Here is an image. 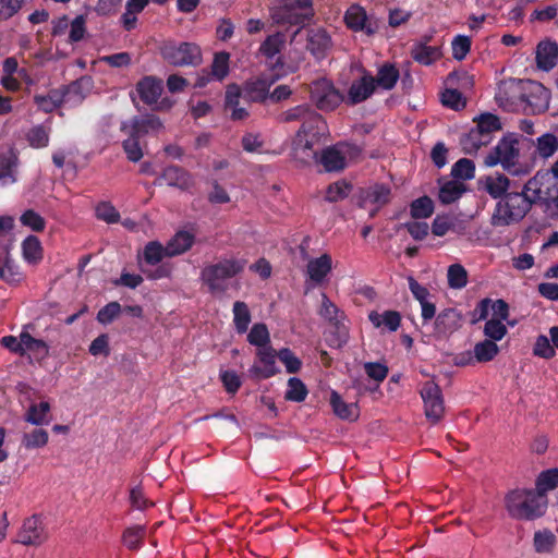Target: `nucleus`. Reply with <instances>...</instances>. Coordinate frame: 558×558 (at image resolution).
Masks as SVG:
<instances>
[{
  "mask_svg": "<svg viewBox=\"0 0 558 558\" xmlns=\"http://www.w3.org/2000/svg\"><path fill=\"white\" fill-rule=\"evenodd\" d=\"M533 180H529L520 192L510 191L496 203L492 225L494 227H508L520 222L531 210L533 204L541 198V191L532 185Z\"/></svg>",
  "mask_w": 558,
  "mask_h": 558,
  "instance_id": "1",
  "label": "nucleus"
},
{
  "mask_svg": "<svg viewBox=\"0 0 558 558\" xmlns=\"http://www.w3.org/2000/svg\"><path fill=\"white\" fill-rule=\"evenodd\" d=\"M509 515L517 520H534L544 514L546 499L533 489H514L505 498Z\"/></svg>",
  "mask_w": 558,
  "mask_h": 558,
  "instance_id": "2",
  "label": "nucleus"
},
{
  "mask_svg": "<svg viewBox=\"0 0 558 558\" xmlns=\"http://www.w3.org/2000/svg\"><path fill=\"white\" fill-rule=\"evenodd\" d=\"M246 266L243 258H223L205 266L201 271V280L211 294L227 291V280L241 274Z\"/></svg>",
  "mask_w": 558,
  "mask_h": 558,
  "instance_id": "3",
  "label": "nucleus"
},
{
  "mask_svg": "<svg viewBox=\"0 0 558 558\" xmlns=\"http://www.w3.org/2000/svg\"><path fill=\"white\" fill-rule=\"evenodd\" d=\"M313 0H278L271 12L278 25L305 26L314 16Z\"/></svg>",
  "mask_w": 558,
  "mask_h": 558,
  "instance_id": "4",
  "label": "nucleus"
},
{
  "mask_svg": "<svg viewBox=\"0 0 558 558\" xmlns=\"http://www.w3.org/2000/svg\"><path fill=\"white\" fill-rule=\"evenodd\" d=\"M518 136L514 133H508L502 136L493 150L486 156L485 165L494 167L501 165L504 170L511 174H519L517 161L519 157Z\"/></svg>",
  "mask_w": 558,
  "mask_h": 558,
  "instance_id": "5",
  "label": "nucleus"
},
{
  "mask_svg": "<svg viewBox=\"0 0 558 558\" xmlns=\"http://www.w3.org/2000/svg\"><path fill=\"white\" fill-rule=\"evenodd\" d=\"M162 59L173 66H197L202 63L201 47L194 43H166L161 49Z\"/></svg>",
  "mask_w": 558,
  "mask_h": 558,
  "instance_id": "6",
  "label": "nucleus"
},
{
  "mask_svg": "<svg viewBox=\"0 0 558 558\" xmlns=\"http://www.w3.org/2000/svg\"><path fill=\"white\" fill-rule=\"evenodd\" d=\"M310 98L318 110L333 111L343 101L344 96L337 89L330 80L325 77L315 80L310 85Z\"/></svg>",
  "mask_w": 558,
  "mask_h": 558,
  "instance_id": "7",
  "label": "nucleus"
},
{
  "mask_svg": "<svg viewBox=\"0 0 558 558\" xmlns=\"http://www.w3.org/2000/svg\"><path fill=\"white\" fill-rule=\"evenodd\" d=\"M162 129L163 123L160 118L149 112L134 116L126 121H122L120 125V131L122 133L128 136H136L138 138L150 134H157Z\"/></svg>",
  "mask_w": 558,
  "mask_h": 558,
  "instance_id": "8",
  "label": "nucleus"
},
{
  "mask_svg": "<svg viewBox=\"0 0 558 558\" xmlns=\"http://www.w3.org/2000/svg\"><path fill=\"white\" fill-rule=\"evenodd\" d=\"M420 395L424 402L426 418L432 424H437L445 413L444 397L440 387L434 380H427L422 385Z\"/></svg>",
  "mask_w": 558,
  "mask_h": 558,
  "instance_id": "9",
  "label": "nucleus"
},
{
  "mask_svg": "<svg viewBox=\"0 0 558 558\" xmlns=\"http://www.w3.org/2000/svg\"><path fill=\"white\" fill-rule=\"evenodd\" d=\"M45 539L46 533L40 517L34 514L25 519L17 533L16 542L23 545H39Z\"/></svg>",
  "mask_w": 558,
  "mask_h": 558,
  "instance_id": "10",
  "label": "nucleus"
},
{
  "mask_svg": "<svg viewBox=\"0 0 558 558\" xmlns=\"http://www.w3.org/2000/svg\"><path fill=\"white\" fill-rule=\"evenodd\" d=\"M375 90L376 85L374 83V76L365 71L359 80L352 82L345 101L351 106L361 104L368 99Z\"/></svg>",
  "mask_w": 558,
  "mask_h": 558,
  "instance_id": "11",
  "label": "nucleus"
},
{
  "mask_svg": "<svg viewBox=\"0 0 558 558\" xmlns=\"http://www.w3.org/2000/svg\"><path fill=\"white\" fill-rule=\"evenodd\" d=\"M140 99L147 106L157 104L163 92V82L153 75L142 77L135 85Z\"/></svg>",
  "mask_w": 558,
  "mask_h": 558,
  "instance_id": "12",
  "label": "nucleus"
},
{
  "mask_svg": "<svg viewBox=\"0 0 558 558\" xmlns=\"http://www.w3.org/2000/svg\"><path fill=\"white\" fill-rule=\"evenodd\" d=\"M391 187L385 183H374L360 191V206L374 205L384 207L390 202Z\"/></svg>",
  "mask_w": 558,
  "mask_h": 558,
  "instance_id": "13",
  "label": "nucleus"
},
{
  "mask_svg": "<svg viewBox=\"0 0 558 558\" xmlns=\"http://www.w3.org/2000/svg\"><path fill=\"white\" fill-rule=\"evenodd\" d=\"M318 140H312L308 137H299L295 135L292 147V157L295 161L302 166L312 165L318 161V149L315 145L318 144Z\"/></svg>",
  "mask_w": 558,
  "mask_h": 558,
  "instance_id": "14",
  "label": "nucleus"
},
{
  "mask_svg": "<svg viewBox=\"0 0 558 558\" xmlns=\"http://www.w3.org/2000/svg\"><path fill=\"white\" fill-rule=\"evenodd\" d=\"M257 357L263 366L253 365L250 373L256 378L267 379L275 376L279 369L276 366L278 352L270 345L257 349Z\"/></svg>",
  "mask_w": 558,
  "mask_h": 558,
  "instance_id": "15",
  "label": "nucleus"
},
{
  "mask_svg": "<svg viewBox=\"0 0 558 558\" xmlns=\"http://www.w3.org/2000/svg\"><path fill=\"white\" fill-rule=\"evenodd\" d=\"M162 181H165L167 185L178 187L182 191H187L194 185L192 175L179 166L165 168L161 175L156 179L155 184L161 185Z\"/></svg>",
  "mask_w": 558,
  "mask_h": 558,
  "instance_id": "16",
  "label": "nucleus"
},
{
  "mask_svg": "<svg viewBox=\"0 0 558 558\" xmlns=\"http://www.w3.org/2000/svg\"><path fill=\"white\" fill-rule=\"evenodd\" d=\"M344 22L353 32H365L368 36L376 33V26L368 21L365 9L359 4H353L347 10Z\"/></svg>",
  "mask_w": 558,
  "mask_h": 558,
  "instance_id": "17",
  "label": "nucleus"
},
{
  "mask_svg": "<svg viewBox=\"0 0 558 558\" xmlns=\"http://www.w3.org/2000/svg\"><path fill=\"white\" fill-rule=\"evenodd\" d=\"M535 59L539 70L546 72L553 70L558 61V44L551 39L539 41L536 47Z\"/></svg>",
  "mask_w": 558,
  "mask_h": 558,
  "instance_id": "18",
  "label": "nucleus"
},
{
  "mask_svg": "<svg viewBox=\"0 0 558 558\" xmlns=\"http://www.w3.org/2000/svg\"><path fill=\"white\" fill-rule=\"evenodd\" d=\"M331 45V38L325 29H308L306 48L316 59L325 58Z\"/></svg>",
  "mask_w": 558,
  "mask_h": 558,
  "instance_id": "19",
  "label": "nucleus"
},
{
  "mask_svg": "<svg viewBox=\"0 0 558 558\" xmlns=\"http://www.w3.org/2000/svg\"><path fill=\"white\" fill-rule=\"evenodd\" d=\"M326 130L327 124L323 116L312 109L302 122L296 135H299V137H308L320 141V137L325 134Z\"/></svg>",
  "mask_w": 558,
  "mask_h": 558,
  "instance_id": "20",
  "label": "nucleus"
},
{
  "mask_svg": "<svg viewBox=\"0 0 558 558\" xmlns=\"http://www.w3.org/2000/svg\"><path fill=\"white\" fill-rule=\"evenodd\" d=\"M332 269V259L329 254H323L317 258L311 259L306 265V274L308 280L315 286H319L324 282L326 277Z\"/></svg>",
  "mask_w": 558,
  "mask_h": 558,
  "instance_id": "21",
  "label": "nucleus"
},
{
  "mask_svg": "<svg viewBox=\"0 0 558 558\" xmlns=\"http://www.w3.org/2000/svg\"><path fill=\"white\" fill-rule=\"evenodd\" d=\"M271 82L266 78L247 81L243 85V100L246 102L263 104L268 99Z\"/></svg>",
  "mask_w": 558,
  "mask_h": 558,
  "instance_id": "22",
  "label": "nucleus"
},
{
  "mask_svg": "<svg viewBox=\"0 0 558 558\" xmlns=\"http://www.w3.org/2000/svg\"><path fill=\"white\" fill-rule=\"evenodd\" d=\"M461 326V315L454 308H445L435 319V331L439 336H448Z\"/></svg>",
  "mask_w": 558,
  "mask_h": 558,
  "instance_id": "23",
  "label": "nucleus"
},
{
  "mask_svg": "<svg viewBox=\"0 0 558 558\" xmlns=\"http://www.w3.org/2000/svg\"><path fill=\"white\" fill-rule=\"evenodd\" d=\"M330 405L333 413L341 420L356 421L360 416V409L356 403H347L335 390L330 393Z\"/></svg>",
  "mask_w": 558,
  "mask_h": 558,
  "instance_id": "24",
  "label": "nucleus"
},
{
  "mask_svg": "<svg viewBox=\"0 0 558 558\" xmlns=\"http://www.w3.org/2000/svg\"><path fill=\"white\" fill-rule=\"evenodd\" d=\"M316 163H320L327 172H337L345 168V157L336 146H329L322 150Z\"/></svg>",
  "mask_w": 558,
  "mask_h": 558,
  "instance_id": "25",
  "label": "nucleus"
},
{
  "mask_svg": "<svg viewBox=\"0 0 558 558\" xmlns=\"http://www.w3.org/2000/svg\"><path fill=\"white\" fill-rule=\"evenodd\" d=\"M400 78L398 68L390 62H385L378 68L377 75L374 76L376 87L385 90H391Z\"/></svg>",
  "mask_w": 558,
  "mask_h": 558,
  "instance_id": "26",
  "label": "nucleus"
},
{
  "mask_svg": "<svg viewBox=\"0 0 558 558\" xmlns=\"http://www.w3.org/2000/svg\"><path fill=\"white\" fill-rule=\"evenodd\" d=\"M195 241L194 234L189 231H178L166 244L168 257L181 255L189 251Z\"/></svg>",
  "mask_w": 558,
  "mask_h": 558,
  "instance_id": "27",
  "label": "nucleus"
},
{
  "mask_svg": "<svg viewBox=\"0 0 558 558\" xmlns=\"http://www.w3.org/2000/svg\"><path fill=\"white\" fill-rule=\"evenodd\" d=\"M25 421L37 426L48 425L51 421L49 402L41 401L31 404L25 414Z\"/></svg>",
  "mask_w": 558,
  "mask_h": 558,
  "instance_id": "28",
  "label": "nucleus"
},
{
  "mask_svg": "<svg viewBox=\"0 0 558 558\" xmlns=\"http://www.w3.org/2000/svg\"><path fill=\"white\" fill-rule=\"evenodd\" d=\"M474 122L476 123L475 129L482 135H486L487 138H489V142L493 140V133L502 129L499 117L490 112H485L475 117Z\"/></svg>",
  "mask_w": 558,
  "mask_h": 558,
  "instance_id": "29",
  "label": "nucleus"
},
{
  "mask_svg": "<svg viewBox=\"0 0 558 558\" xmlns=\"http://www.w3.org/2000/svg\"><path fill=\"white\" fill-rule=\"evenodd\" d=\"M484 189L490 197L499 201L510 192V180L505 174L487 177Z\"/></svg>",
  "mask_w": 558,
  "mask_h": 558,
  "instance_id": "30",
  "label": "nucleus"
},
{
  "mask_svg": "<svg viewBox=\"0 0 558 558\" xmlns=\"http://www.w3.org/2000/svg\"><path fill=\"white\" fill-rule=\"evenodd\" d=\"M286 38L280 32L266 37L259 46V52L267 59L271 60L280 53L284 47Z\"/></svg>",
  "mask_w": 558,
  "mask_h": 558,
  "instance_id": "31",
  "label": "nucleus"
},
{
  "mask_svg": "<svg viewBox=\"0 0 558 558\" xmlns=\"http://www.w3.org/2000/svg\"><path fill=\"white\" fill-rule=\"evenodd\" d=\"M472 352L476 363H488L498 355L499 347L494 341L484 339L475 343Z\"/></svg>",
  "mask_w": 558,
  "mask_h": 558,
  "instance_id": "32",
  "label": "nucleus"
},
{
  "mask_svg": "<svg viewBox=\"0 0 558 558\" xmlns=\"http://www.w3.org/2000/svg\"><path fill=\"white\" fill-rule=\"evenodd\" d=\"M489 143V138L486 135H482L475 128L460 140L462 150L468 155L475 154L482 146H486Z\"/></svg>",
  "mask_w": 558,
  "mask_h": 558,
  "instance_id": "33",
  "label": "nucleus"
},
{
  "mask_svg": "<svg viewBox=\"0 0 558 558\" xmlns=\"http://www.w3.org/2000/svg\"><path fill=\"white\" fill-rule=\"evenodd\" d=\"M233 323L238 333H244L248 329L252 316L248 306L243 301H235L233 303Z\"/></svg>",
  "mask_w": 558,
  "mask_h": 558,
  "instance_id": "34",
  "label": "nucleus"
},
{
  "mask_svg": "<svg viewBox=\"0 0 558 558\" xmlns=\"http://www.w3.org/2000/svg\"><path fill=\"white\" fill-rule=\"evenodd\" d=\"M441 56L438 47L428 46L426 43H420L412 50L413 59L424 65H429Z\"/></svg>",
  "mask_w": 558,
  "mask_h": 558,
  "instance_id": "35",
  "label": "nucleus"
},
{
  "mask_svg": "<svg viewBox=\"0 0 558 558\" xmlns=\"http://www.w3.org/2000/svg\"><path fill=\"white\" fill-rule=\"evenodd\" d=\"M558 150V138L553 133H545L536 138L535 155L548 159Z\"/></svg>",
  "mask_w": 558,
  "mask_h": 558,
  "instance_id": "36",
  "label": "nucleus"
},
{
  "mask_svg": "<svg viewBox=\"0 0 558 558\" xmlns=\"http://www.w3.org/2000/svg\"><path fill=\"white\" fill-rule=\"evenodd\" d=\"M0 279L8 283H19L23 279L20 267L10 257L8 252L3 253V259L0 266Z\"/></svg>",
  "mask_w": 558,
  "mask_h": 558,
  "instance_id": "37",
  "label": "nucleus"
},
{
  "mask_svg": "<svg viewBox=\"0 0 558 558\" xmlns=\"http://www.w3.org/2000/svg\"><path fill=\"white\" fill-rule=\"evenodd\" d=\"M558 487V468L542 471L536 478V492L545 499L549 490Z\"/></svg>",
  "mask_w": 558,
  "mask_h": 558,
  "instance_id": "38",
  "label": "nucleus"
},
{
  "mask_svg": "<svg viewBox=\"0 0 558 558\" xmlns=\"http://www.w3.org/2000/svg\"><path fill=\"white\" fill-rule=\"evenodd\" d=\"M287 390L284 392V399L292 402H303L307 395L308 389L306 385L298 377H291L288 379Z\"/></svg>",
  "mask_w": 558,
  "mask_h": 558,
  "instance_id": "39",
  "label": "nucleus"
},
{
  "mask_svg": "<svg viewBox=\"0 0 558 558\" xmlns=\"http://www.w3.org/2000/svg\"><path fill=\"white\" fill-rule=\"evenodd\" d=\"M344 319L331 323L333 330L327 337V343L331 348L340 349L349 341V329L343 323Z\"/></svg>",
  "mask_w": 558,
  "mask_h": 558,
  "instance_id": "40",
  "label": "nucleus"
},
{
  "mask_svg": "<svg viewBox=\"0 0 558 558\" xmlns=\"http://www.w3.org/2000/svg\"><path fill=\"white\" fill-rule=\"evenodd\" d=\"M165 256H168V250L158 241H150L144 247L143 259L148 265L159 264Z\"/></svg>",
  "mask_w": 558,
  "mask_h": 558,
  "instance_id": "41",
  "label": "nucleus"
},
{
  "mask_svg": "<svg viewBox=\"0 0 558 558\" xmlns=\"http://www.w3.org/2000/svg\"><path fill=\"white\" fill-rule=\"evenodd\" d=\"M31 147L39 149L47 147L49 144V129L43 124L35 125L28 130L25 135Z\"/></svg>",
  "mask_w": 558,
  "mask_h": 558,
  "instance_id": "42",
  "label": "nucleus"
},
{
  "mask_svg": "<svg viewBox=\"0 0 558 558\" xmlns=\"http://www.w3.org/2000/svg\"><path fill=\"white\" fill-rule=\"evenodd\" d=\"M34 102L39 110L50 113L63 104V97L58 89H54L49 95H35Z\"/></svg>",
  "mask_w": 558,
  "mask_h": 558,
  "instance_id": "43",
  "label": "nucleus"
},
{
  "mask_svg": "<svg viewBox=\"0 0 558 558\" xmlns=\"http://www.w3.org/2000/svg\"><path fill=\"white\" fill-rule=\"evenodd\" d=\"M247 341L258 349L268 347L270 343V335L267 326L264 323L254 324L247 335Z\"/></svg>",
  "mask_w": 558,
  "mask_h": 558,
  "instance_id": "44",
  "label": "nucleus"
},
{
  "mask_svg": "<svg viewBox=\"0 0 558 558\" xmlns=\"http://www.w3.org/2000/svg\"><path fill=\"white\" fill-rule=\"evenodd\" d=\"M230 53L227 51L216 52L210 66L211 77L222 81L229 74Z\"/></svg>",
  "mask_w": 558,
  "mask_h": 558,
  "instance_id": "45",
  "label": "nucleus"
},
{
  "mask_svg": "<svg viewBox=\"0 0 558 558\" xmlns=\"http://www.w3.org/2000/svg\"><path fill=\"white\" fill-rule=\"evenodd\" d=\"M23 256L29 263H36L43 258V247L36 235H28L22 243Z\"/></svg>",
  "mask_w": 558,
  "mask_h": 558,
  "instance_id": "46",
  "label": "nucleus"
},
{
  "mask_svg": "<svg viewBox=\"0 0 558 558\" xmlns=\"http://www.w3.org/2000/svg\"><path fill=\"white\" fill-rule=\"evenodd\" d=\"M22 341L24 342L23 355H25V353L27 351H29V352L40 355L41 359L48 356L49 347L44 340L36 339L27 331H23L22 332Z\"/></svg>",
  "mask_w": 558,
  "mask_h": 558,
  "instance_id": "47",
  "label": "nucleus"
},
{
  "mask_svg": "<svg viewBox=\"0 0 558 558\" xmlns=\"http://www.w3.org/2000/svg\"><path fill=\"white\" fill-rule=\"evenodd\" d=\"M434 213V203L430 197L424 195L410 204V214L414 219L428 218Z\"/></svg>",
  "mask_w": 558,
  "mask_h": 558,
  "instance_id": "48",
  "label": "nucleus"
},
{
  "mask_svg": "<svg viewBox=\"0 0 558 558\" xmlns=\"http://www.w3.org/2000/svg\"><path fill=\"white\" fill-rule=\"evenodd\" d=\"M463 192V184L456 181H449L440 187L438 198L442 204L448 205L456 202Z\"/></svg>",
  "mask_w": 558,
  "mask_h": 558,
  "instance_id": "49",
  "label": "nucleus"
},
{
  "mask_svg": "<svg viewBox=\"0 0 558 558\" xmlns=\"http://www.w3.org/2000/svg\"><path fill=\"white\" fill-rule=\"evenodd\" d=\"M319 315L327 319L330 324L345 318L344 313L329 300L326 293L322 294V306L319 310Z\"/></svg>",
  "mask_w": 558,
  "mask_h": 558,
  "instance_id": "50",
  "label": "nucleus"
},
{
  "mask_svg": "<svg viewBox=\"0 0 558 558\" xmlns=\"http://www.w3.org/2000/svg\"><path fill=\"white\" fill-rule=\"evenodd\" d=\"M507 327L506 325L500 322V319L490 318L486 320L483 333L486 337L487 340H492L495 343L497 341H500L506 335H507Z\"/></svg>",
  "mask_w": 558,
  "mask_h": 558,
  "instance_id": "51",
  "label": "nucleus"
},
{
  "mask_svg": "<svg viewBox=\"0 0 558 558\" xmlns=\"http://www.w3.org/2000/svg\"><path fill=\"white\" fill-rule=\"evenodd\" d=\"M448 284L453 289H462L468 284V272L460 264H452L448 268Z\"/></svg>",
  "mask_w": 558,
  "mask_h": 558,
  "instance_id": "52",
  "label": "nucleus"
},
{
  "mask_svg": "<svg viewBox=\"0 0 558 558\" xmlns=\"http://www.w3.org/2000/svg\"><path fill=\"white\" fill-rule=\"evenodd\" d=\"M49 435L43 428H36L31 433H25L22 438V445L26 449L41 448L47 445Z\"/></svg>",
  "mask_w": 558,
  "mask_h": 558,
  "instance_id": "53",
  "label": "nucleus"
},
{
  "mask_svg": "<svg viewBox=\"0 0 558 558\" xmlns=\"http://www.w3.org/2000/svg\"><path fill=\"white\" fill-rule=\"evenodd\" d=\"M475 165L471 159L461 158L451 168V175L460 180L474 178Z\"/></svg>",
  "mask_w": 558,
  "mask_h": 558,
  "instance_id": "54",
  "label": "nucleus"
},
{
  "mask_svg": "<svg viewBox=\"0 0 558 558\" xmlns=\"http://www.w3.org/2000/svg\"><path fill=\"white\" fill-rule=\"evenodd\" d=\"M20 221L24 227H27L35 232H41L46 228L45 219L33 209L25 210L21 215Z\"/></svg>",
  "mask_w": 558,
  "mask_h": 558,
  "instance_id": "55",
  "label": "nucleus"
},
{
  "mask_svg": "<svg viewBox=\"0 0 558 558\" xmlns=\"http://www.w3.org/2000/svg\"><path fill=\"white\" fill-rule=\"evenodd\" d=\"M145 530L142 526L129 527L124 531L123 544L131 550L138 549L142 546Z\"/></svg>",
  "mask_w": 558,
  "mask_h": 558,
  "instance_id": "56",
  "label": "nucleus"
},
{
  "mask_svg": "<svg viewBox=\"0 0 558 558\" xmlns=\"http://www.w3.org/2000/svg\"><path fill=\"white\" fill-rule=\"evenodd\" d=\"M351 185L344 181H338L330 184L326 191V201L329 203H336L345 198L349 195Z\"/></svg>",
  "mask_w": 558,
  "mask_h": 558,
  "instance_id": "57",
  "label": "nucleus"
},
{
  "mask_svg": "<svg viewBox=\"0 0 558 558\" xmlns=\"http://www.w3.org/2000/svg\"><path fill=\"white\" fill-rule=\"evenodd\" d=\"M534 548L537 553H549L555 544V535L550 531H537L534 534Z\"/></svg>",
  "mask_w": 558,
  "mask_h": 558,
  "instance_id": "58",
  "label": "nucleus"
},
{
  "mask_svg": "<svg viewBox=\"0 0 558 558\" xmlns=\"http://www.w3.org/2000/svg\"><path fill=\"white\" fill-rule=\"evenodd\" d=\"M471 45L472 41L470 37L464 35H457L451 43L452 57L458 61L463 60L470 52Z\"/></svg>",
  "mask_w": 558,
  "mask_h": 558,
  "instance_id": "59",
  "label": "nucleus"
},
{
  "mask_svg": "<svg viewBox=\"0 0 558 558\" xmlns=\"http://www.w3.org/2000/svg\"><path fill=\"white\" fill-rule=\"evenodd\" d=\"M441 102L444 106L453 110L463 109L466 105L462 94L454 88H448L442 93Z\"/></svg>",
  "mask_w": 558,
  "mask_h": 558,
  "instance_id": "60",
  "label": "nucleus"
},
{
  "mask_svg": "<svg viewBox=\"0 0 558 558\" xmlns=\"http://www.w3.org/2000/svg\"><path fill=\"white\" fill-rule=\"evenodd\" d=\"M278 359L284 364L287 372L290 374L298 373L302 367L301 360L289 348L280 349Z\"/></svg>",
  "mask_w": 558,
  "mask_h": 558,
  "instance_id": "61",
  "label": "nucleus"
},
{
  "mask_svg": "<svg viewBox=\"0 0 558 558\" xmlns=\"http://www.w3.org/2000/svg\"><path fill=\"white\" fill-rule=\"evenodd\" d=\"M140 140L136 136H128L126 140L122 142V147L126 157L132 162H137L143 157V150L140 144Z\"/></svg>",
  "mask_w": 558,
  "mask_h": 558,
  "instance_id": "62",
  "label": "nucleus"
},
{
  "mask_svg": "<svg viewBox=\"0 0 558 558\" xmlns=\"http://www.w3.org/2000/svg\"><path fill=\"white\" fill-rule=\"evenodd\" d=\"M95 210L96 217L107 223H117L120 220L119 211L108 202H101Z\"/></svg>",
  "mask_w": 558,
  "mask_h": 558,
  "instance_id": "63",
  "label": "nucleus"
},
{
  "mask_svg": "<svg viewBox=\"0 0 558 558\" xmlns=\"http://www.w3.org/2000/svg\"><path fill=\"white\" fill-rule=\"evenodd\" d=\"M546 336L539 335L534 343L533 353L536 356L549 360L556 354V351Z\"/></svg>",
  "mask_w": 558,
  "mask_h": 558,
  "instance_id": "64",
  "label": "nucleus"
}]
</instances>
